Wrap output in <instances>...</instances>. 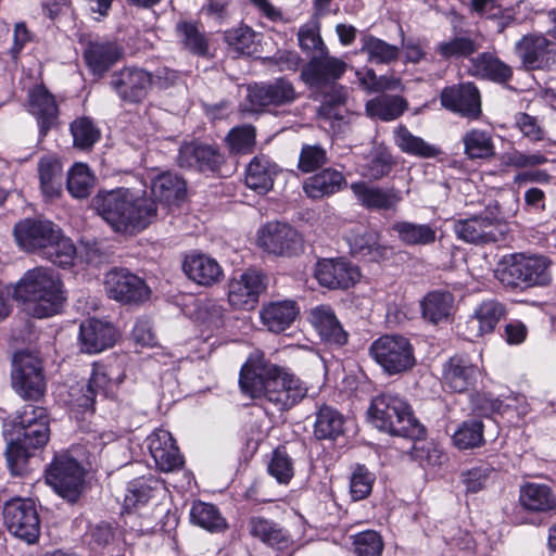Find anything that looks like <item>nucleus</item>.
<instances>
[{
  "instance_id": "obj_1",
  "label": "nucleus",
  "mask_w": 556,
  "mask_h": 556,
  "mask_svg": "<svg viewBox=\"0 0 556 556\" xmlns=\"http://www.w3.org/2000/svg\"><path fill=\"white\" fill-rule=\"evenodd\" d=\"M239 384L244 394L265 400L279 410L291 409L308 393L307 386L290 369L270 363L258 350L242 365Z\"/></svg>"
},
{
  "instance_id": "obj_2",
  "label": "nucleus",
  "mask_w": 556,
  "mask_h": 556,
  "mask_svg": "<svg viewBox=\"0 0 556 556\" xmlns=\"http://www.w3.org/2000/svg\"><path fill=\"white\" fill-rule=\"evenodd\" d=\"M92 205L114 231L122 233L143 230L156 216L155 202L143 191L129 188L100 190L92 199Z\"/></svg>"
},
{
  "instance_id": "obj_3",
  "label": "nucleus",
  "mask_w": 556,
  "mask_h": 556,
  "mask_svg": "<svg viewBox=\"0 0 556 556\" xmlns=\"http://www.w3.org/2000/svg\"><path fill=\"white\" fill-rule=\"evenodd\" d=\"M49 433L47 410L40 406L27 404L4 421L5 454L13 472L17 473L31 452L48 442Z\"/></svg>"
},
{
  "instance_id": "obj_4",
  "label": "nucleus",
  "mask_w": 556,
  "mask_h": 556,
  "mask_svg": "<svg viewBox=\"0 0 556 556\" xmlns=\"http://www.w3.org/2000/svg\"><path fill=\"white\" fill-rule=\"evenodd\" d=\"M13 236L20 249L37 253L59 266L72 265L76 257L73 241L50 220L24 218L15 224Z\"/></svg>"
},
{
  "instance_id": "obj_5",
  "label": "nucleus",
  "mask_w": 556,
  "mask_h": 556,
  "mask_svg": "<svg viewBox=\"0 0 556 556\" xmlns=\"http://www.w3.org/2000/svg\"><path fill=\"white\" fill-rule=\"evenodd\" d=\"M15 295L26 305L28 313L46 318L61 312L66 292L61 277L50 267L27 270L15 286Z\"/></svg>"
},
{
  "instance_id": "obj_6",
  "label": "nucleus",
  "mask_w": 556,
  "mask_h": 556,
  "mask_svg": "<svg viewBox=\"0 0 556 556\" xmlns=\"http://www.w3.org/2000/svg\"><path fill=\"white\" fill-rule=\"evenodd\" d=\"M370 421L376 428L392 435L419 441L426 430L414 416L407 401L393 393L377 395L368 408Z\"/></svg>"
},
{
  "instance_id": "obj_7",
  "label": "nucleus",
  "mask_w": 556,
  "mask_h": 556,
  "mask_svg": "<svg viewBox=\"0 0 556 556\" xmlns=\"http://www.w3.org/2000/svg\"><path fill=\"white\" fill-rule=\"evenodd\" d=\"M494 276L511 289L546 286L552 281V261L539 254H507L497 262Z\"/></svg>"
},
{
  "instance_id": "obj_8",
  "label": "nucleus",
  "mask_w": 556,
  "mask_h": 556,
  "mask_svg": "<svg viewBox=\"0 0 556 556\" xmlns=\"http://www.w3.org/2000/svg\"><path fill=\"white\" fill-rule=\"evenodd\" d=\"M369 352L375 362L390 376L407 372L416 365L414 346L401 334L381 336L371 343Z\"/></svg>"
},
{
  "instance_id": "obj_9",
  "label": "nucleus",
  "mask_w": 556,
  "mask_h": 556,
  "mask_svg": "<svg viewBox=\"0 0 556 556\" xmlns=\"http://www.w3.org/2000/svg\"><path fill=\"white\" fill-rule=\"evenodd\" d=\"M11 381L13 390L25 400L38 401L45 395L46 379L39 356L20 351L12 359Z\"/></svg>"
},
{
  "instance_id": "obj_10",
  "label": "nucleus",
  "mask_w": 556,
  "mask_h": 556,
  "mask_svg": "<svg viewBox=\"0 0 556 556\" xmlns=\"http://www.w3.org/2000/svg\"><path fill=\"white\" fill-rule=\"evenodd\" d=\"M268 285L267 276L260 269L248 268L232 276L227 282V303L233 311L250 312L257 307Z\"/></svg>"
},
{
  "instance_id": "obj_11",
  "label": "nucleus",
  "mask_w": 556,
  "mask_h": 556,
  "mask_svg": "<svg viewBox=\"0 0 556 556\" xmlns=\"http://www.w3.org/2000/svg\"><path fill=\"white\" fill-rule=\"evenodd\" d=\"M85 470L67 454L55 456L46 472V481L68 502H76L84 491Z\"/></svg>"
},
{
  "instance_id": "obj_12",
  "label": "nucleus",
  "mask_w": 556,
  "mask_h": 556,
  "mask_svg": "<svg viewBox=\"0 0 556 556\" xmlns=\"http://www.w3.org/2000/svg\"><path fill=\"white\" fill-rule=\"evenodd\" d=\"M509 216L503 214L497 202L489 204L481 215L459 219L454 224L458 239L472 244L494 242L497 240L495 228L508 222Z\"/></svg>"
},
{
  "instance_id": "obj_13",
  "label": "nucleus",
  "mask_w": 556,
  "mask_h": 556,
  "mask_svg": "<svg viewBox=\"0 0 556 556\" xmlns=\"http://www.w3.org/2000/svg\"><path fill=\"white\" fill-rule=\"evenodd\" d=\"M255 242L264 253L274 256H292L302 250L303 239L292 226L269 222L258 228Z\"/></svg>"
},
{
  "instance_id": "obj_14",
  "label": "nucleus",
  "mask_w": 556,
  "mask_h": 556,
  "mask_svg": "<svg viewBox=\"0 0 556 556\" xmlns=\"http://www.w3.org/2000/svg\"><path fill=\"white\" fill-rule=\"evenodd\" d=\"M104 290L110 299L123 304H139L150 298L151 290L138 276L126 269H112L104 278Z\"/></svg>"
},
{
  "instance_id": "obj_15",
  "label": "nucleus",
  "mask_w": 556,
  "mask_h": 556,
  "mask_svg": "<svg viewBox=\"0 0 556 556\" xmlns=\"http://www.w3.org/2000/svg\"><path fill=\"white\" fill-rule=\"evenodd\" d=\"M3 516L9 531L16 538L34 543L39 536V517L31 501L17 498L8 502Z\"/></svg>"
},
{
  "instance_id": "obj_16",
  "label": "nucleus",
  "mask_w": 556,
  "mask_h": 556,
  "mask_svg": "<svg viewBox=\"0 0 556 556\" xmlns=\"http://www.w3.org/2000/svg\"><path fill=\"white\" fill-rule=\"evenodd\" d=\"M515 51L526 70H544L555 62L556 42L542 34H528L516 42Z\"/></svg>"
},
{
  "instance_id": "obj_17",
  "label": "nucleus",
  "mask_w": 556,
  "mask_h": 556,
  "mask_svg": "<svg viewBox=\"0 0 556 556\" xmlns=\"http://www.w3.org/2000/svg\"><path fill=\"white\" fill-rule=\"evenodd\" d=\"M351 190L357 202L367 210L396 212L403 200L402 192L393 186L382 188L358 181L351 185Z\"/></svg>"
},
{
  "instance_id": "obj_18",
  "label": "nucleus",
  "mask_w": 556,
  "mask_h": 556,
  "mask_svg": "<svg viewBox=\"0 0 556 556\" xmlns=\"http://www.w3.org/2000/svg\"><path fill=\"white\" fill-rule=\"evenodd\" d=\"M441 104L462 116L478 118L481 114V101L473 84H460L447 87L441 92Z\"/></svg>"
},
{
  "instance_id": "obj_19",
  "label": "nucleus",
  "mask_w": 556,
  "mask_h": 556,
  "mask_svg": "<svg viewBox=\"0 0 556 556\" xmlns=\"http://www.w3.org/2000/svg\"><path fill=\"white\" fill-rule=\"evenodd\" d=\"M147 445L156 467L165 472L176 470L184 464L170 432L156 429L147 438Z\"/></svg>"
},
{
  "instance_id": "obj_20",
  "label": "nucleus",
  "mask_w": 556,
  "mask_h": 556,
  "mask_svg": "<svg viewBox=\"0 0 556 556\" xmlns=\"http://www.w3.org/2000/svg\"><path fill=\"white\" fill-rule=\"evenodd\" d=\"M315 276L328 288H349L355 285L361 273L357 266L344 260H321L316 265Z\"/></svg>"
},
{
  "instance_id": "obj_21",
  "label": "nucleus",
  "mask_w": 556,
  "mask_h": 556,
  "mask_svg": "<svg viewBox=\"0 0 556 556\" xmlns=\"http://www.w3.org/2000/svg\"><path fill=\"white\" fill-rule=\"evenodd\" d=\"M182 270L192 282L201 287L217 285L224 277L222 265L211 255L199 252L185 256Z\"/></svg>"
},
{
  "instance_id": "obj_22",
  "label": "nucleus",
  "mask_w": 556,
  "mask_h": 556,
  "mask_svg": "<svg viewBox=\"0 0 556 556\" xmlns=\"http://www.w3.org/2000/svg\"><path fill=\"white\" fill-rule=\"evenodd\" d=\"M506 314L502 303L495 300L481 302L466 321V334L470 340L483 338L492 333Z\"/></svg>"
},
{
  "instance_id": "obj_23",
  "label": "nucleus",
  "mask_w": 556,
  "mask_h": 556,
  "mask_svg": "<svg viewBox=\"0 0 556 556\" xmlns=\"http://www.w3.org/2000/svg\"><path fill=\"white\" fill-rule=\"evenodd\" d=\"M112 86L123 101L141 102L151 86V76L139 68H124L113 75Z\"/></svg>"
},
{
  "instance_id": "obj_24",
  "label": "nucleus",
  "mask_w": 556,
  "mask_h": 556,
  "mask_svg": "<svg viewBox=\"0 0 556 556\" xmlns=\"http://www.w3.org/2000/svg\"><path fill=\"white\" fill-rule=\"evenodd\" d=\"M479 368L463 356H453L443 367V383L453 392L464 393L475 388Z\"/></svg>"
},
{
  "instance_id": "obj_25",
  "label": "nucleus",
  "mask_w": 556,
  "mask_h": 556,
  "mask_svg": "<svg viewBox=\"0 0 556 556\" xmlns=\"http://www.w3.org/2000/svg\"><path fill=\"white\" fill-rule=\"evenodd\" d=\"M300 307L293 300L270 301L262 305L258 315L262 325L270 332L288 329L296 319Z\"/></svg>"
},
{
  "instance_id": "obj_26",
  "label": "nucleus",
  "mask_w": 556,
  "mask_h": 556,
  "mask_svg": "<svg viewBox=\"0 0 556 556\" xmlns=\"http://www.w3.org/2000/svg\"><path fill=\"white\" fill-rule=\"evenodd\" d=\"M116 338V329L109 323L90 318L80 325V346L86 353H100L112 346Z\"/></svg>"
},
{
  "instance_id": "obj_27",
  "label": "nucleus",
  "mask_w": 556,
  "mask_h": 556,
  "mask_svg": "<svg viewBox=\"0 0 556 556\" xmlns=\"http://www.w3.org/2000/svg\"><path fill=\"white\" fill-rule=\"evenodd\" d=\"M27 110L37 118L42 136L56 123L55 99L43 85H36L28 91Z\"/></svg>"
},
{
  "instance_id": "obj_28",
  "label": "nucleus",
  "mask_w": 556,
  "mask_h": 556,
  "mask_svg": "<svg viewBox=\"0 0 556 556\" xmlns=\"http://www.w3.org/2000/svg\"><path fill=\"white\" fill-rule=\"evenodd\" d=\"M351 252L379 262L387 257L389 248L380 243L379 232L364 226H354L346 235Z\"/></svg>"
},
{
  "instance_id": "obj_29",
  "label": "nucleus",
  "mask_w": 556,
  "mask_h": 556,
  "mask_svg": "<svg viewBox=\"0 0 556 556\" xmlns=\"http://www.w3.org/2000/svg\"><path fill=\"white\" fill-rule=\"evenodd\" d=\"M178 163L181 167L215 172L223 163V156L212 147L189 142L181 146Z\"/></svg>"
},
{
  "instance_id": "obj_30",
  "label": "nucleus",
  "mask_w": 556,
  "mask_h": 556,
  "mask_svg": "<svg viewBox=\"0 0 556 556\" xmlns=\"http://www.w3.org/2000/svg\"><path fill=\"white\" fill-rule=\"evenodd\" d=\"M248 90V98L253 108L281 105L295 99L293 86L283 79L269 85L251 86Z\"/></svg>"
},
{
  "instance_id": "obj_31",
  "label": "nucleus",
  "mask_w": 556,
  "mask_h": 556,
  "mask_svg": "<svg viewBox=\"0 0 556 556\" xmlns=\"http://www.w3.org/2000/svg\"><path fill=\"white\" fill-rule=\"evenodd\" d=\"M308 318L313 327L326 342L336 345L346 343L348 334L329 306L319 305L312 308Z\"/></svg>"
},
{
  "instance_id": "obj_32",
  "label": "nucleus",
  "mask_w": 556,
  "mask_h": 556,
  "mask_svg": "<svg viewBox=\"0 0 556 556\" xmlns=\"http://www.w3.org/2000/svg\"><path fill=\"white\" fill-rule=\"evenodd\" d=\"M348 64L338 58L329 56L328 50L320 53V59L312 60L302 76L311 86L319 85L328 79H339L346 71Z\"/></svg>"
},
{
  "instance_id": "obj_33",
  "label": "nucleus",
  "mask_w": 556,
  "mask_h": 556,
  "mask_svg": "<svg viewBox=\"0 0 556 556\" xmlns=\"http://www.w3.org/2000/svg\"><path fill=\"white\" fill-rule=\"evenodd\" d=\"M248 526L250 534L268 546L286 549L293 543L291 535L273 520L255 516L249 519Z\"/></svg>"
},
{
  "instance_id": "obj_34",
  "label": "nucleus",
  "mask_w": 556,
  "mask_h": 556,
  "mask_svg": "<svg viewBox=\"0 0 556 556\" xmlns=\"http://www.w3.org/2000/svg\"><path fill=\"white\" fill-rule=\"evenodd\" d=\"M345 184L346 180L341 172L327 168L305 180L303 189L307 197L320 199L338 192Z\"/></svg>"
},
{
  "instance_id": "obj_35",
  "label": "nucleus",
  "mask_w": 556,
  "mask_h": 556,
  "mask_svg": "<svg viewBox=\"0 0 556 556\" xmlns=\"http://www.w3.org/2000/svg\"><path fill=\"white\" fill-rule=\"evenodd\" d=\"M62 172V164L55 156L47 155L39 160L38 177L46 199L53 200L61 194Z\"/></svg>"
},
{
  "instance_id": "obj_36",
  "label": "nucleus",
  "mask_w": 556,
  "mask_h": 556,
  "mask_svg": "<svg viewBox=\"0 0 556 556\" xmlns=\"http://www.w3.org/2000/svg\"><path fill=\"white\" fill-rule=\"evenodd\" d=\"M276 174L277 166L268 159L254 157L245 172V185L258 193H266L273 188Z\"/></svg>"
},
{
  "instance_id": "obj_37",
  "label": "nucleus",
  "mask_w": 556,
  "mask_h": 556,
  "mask_svg": "<svg viewBox=\"0 0 556 556\" xmlns=\"http://www.w3.org/2000/svg\"><path fill=\"white\" fill-rule=\"evenodd\" d=\"M454 311V296L450 292H429L421 301L422 317L429 323L448 320Z\"/></svg>"
},
{
  "instance_id": "obj_38",
  "label": "nucleus",
  "mask_w": 556,
  "mask_h": 556,
  "mask_svg": "<svg viewBox=\"0 0 556 556\" xmlns=\"http://www.w3.org/2000/svg\"><path fill=\"white\" fill-rule=\"evenodd\" d=\"M121 56V50L113 42H93L85 51V59L94 74L108 71Z\"/></svg>"
},
{
  "instance_id": "obj_39",
  "label": "nucleus",
  "mask_w": 556,
  "mask_h": 556,
  "mask_svg": "<svg viewBox=\"0 0 556 556\" xmlns=\"http://www.w3.org/2000/svg\"><path fill=\"white\" fill-rule=\"evenodd\" d=\"M366 114L381 121H393L407 109V102L400 96L381 94L366 102Z\"/></svg>"
},
{
  "instance_id": "obj_40",
  "label": "nucleus",
  "mask_w": 556,
  "mask_h": 556,
  "mask_svg": "<svg viewBox=\"0 0 556 556\" xmlns=\"http://www.w3.org/2000/svg\"><path fill=\"white\" fill-rule=\"evenodd\" d=\"M471 64L475 75L493 81L504 83L513 75L511 67L491 53L479 54L471 60Z\"/></svg>"
},
{
  "instance_id": "obj_41",
  "label": "nucleus",
  "mask_w": 556,
  "mask_h": 556,
  "mask_svg": "<svg viewBox=\"0 0 556 556\" xmlns=\"http://www.w3.org/2000/svg\"><path fill=\"white\" fill-rule=\"evenodd\" d=\"M151 191L155 200L172 204L182 198L186 185L179 176L166 172L157 175L152 180Z\"/></svg>"
},
{
  "instance_id": "obj_42",
  "label": "nucleus",
  "mask_w": 556,
  "mask_h": 556,
  "mask_svg": "<svg viewBox=\"0 0 556 556\" xmlns=\"http://www.w3.org/2000/svg\"><path fill=\"white\" fill-rule=\"evenodd\" d=\"M520 504L531 511H545L556 505V498L545 484L527 483L520 489Z\"/></svg>"
},
{
  "instance_id": "obj_43",
  "label": "nucleus",
  "mask_w": 556,
  "mask_h": 556,
  "mask_svg": "<svg viewBox=\"0 0 556 556\" xmlns=\"http://www.w3.org/2000/svg\"><path fill=\"white\" fill-rule=\"evenodd\" d=\"M190 520L210 532H222L228 528V523L219 509L213 504L201 501L192 504Z\"/></svg>"
},
{
  "instance_id": "obj_44",
  "label": "nucleus",
  "mask_w": 556,
  "mask_h": 556,
  "mask_svg": "<svg viewBox=\"0 0 556 556\" xmlns=\"http://www.w3.org/2000/svg\"><path fill=\"white\" fill-rule=\"evenodd\" d=\"M96 184V177L85 163H75L67 172V190L76 199L89 197Z\"/></svg>"
},
{
  "instance_id": "obj_45",
  "label": "nucleus",
  "mask_w": 556,
  "mask_h": 556,
  "mask_svg": "<svg viewBox=\"0 0 556 556\" xmlns=\"http://www.w3.org/2000/svg\"><path fill=\"white\" fill-rule=\"evenodd\" d=\"M395 144L401 151L419 156L433 157L439 154V149L427 143L422 138L414 136L407 128L399 126L394 130Z\"/></svg>"
},
{
  "instance_id": "obj_46",
  "label": "nucleus",
  "mask_w": 556,
  "mask_h": 556,
  "mask_svg": "<svg viewBox=\"0 0 556 556\" xmlns=\"http://www.w3.org/2000/svg\"><path fill=\"white\" fill-rule=\"evenodd\" d=\"M348 98V90L343 86H339L332 90L331 93L325 97V102L319 109L320 119L329 124L333 132L342 130V125L345 124L343 117L337 112V105L343 104Z\"/></svg>"
},
{
  "instance_id": "obj_47",
  "label": "nucleus",
  "mask_w": 556,
  "mask_h": 556,
  "mask_svg": "<svg viewBox=\"0 0 556 556\" xmlns=\"http://www.w3.org/2000/svg\"><path fill=\"white\" fill-rule=\"evenodd\" d=\"M361 51L366 53L368 61L375 64L390 63L395 61L400 54L396 46L370 35L362 38Z\"/></svg>"
},
{
  "instance_id": "obj_48",
  "label": "nucleus",
  "mask_w": 556,
  "mask_h": 556,
  "mask_svg": "<svg viewBox=\"0 0 556 556\" xmlns=\"http://www.w3.org/2000/svg\"><path fill=\"white\" fill-rule=\"evenodd\" d=\"M343 416L329 406L319 408L314 425V433L318 439H332L343 431Z\"/></svg>"
},
{
  "instance_id": "obj_49",
  "label": "nucleus",
  "mask_w": 556,
  "mask_h": 556,
  "mask_svg": "<svg viewBox=\"0 0 556 556\" xmlns=\"http://www.w3.org/2000/svg\"><path fill=\"white\" fill-rule=\"evenodd\" d=\"M392 230L405 244H429L435 240V231L429 225L396 222L392 225Z\"/></svg>"
},
{
  "instance_id": "obj_50",
  "label": "nucleus",
  "mask_w": 556,
  "mask_h": 556,
  "mask_svg": "<svg viewBox=\"0 0 556 556\" xmlns=\"http://www.w3.org/2000/svg\"><path fill=\"white\" fill-rule=\"evenodd\" d=\"M465 153L469 159H491L495 154L492 137L480 129H471L464 136Z\"/></svg>"
},
{
  "instance_id": "obj_51",
  "label": "nucleus",
  "mask_w": 556,
  "mask_h": 556,
  "mask_svg": "<svg viewBox=\"0 0 556 556\" xmlns=\"http://www.w3.org/2000/svg\"><path fill=\"white\" fill-rule=\"evenodd\" d=\"M452 441L458 450L476 448L483 445V424L479 420L464 421L453 433Z\"/></svg>"
},
{
  "instance_id": "obj_52",
  "label": "nucleus",
  "mask_w": 556,
  "mask_h": 556,
  "mask_svg": "<svg viewBox=\"0 0 556 556\" xmlns=\"http://www.w3.org/2000/svg\"><path fill=\"white\" fill-rule=\"evenodd\" d=\"M392 165V156L388 149L383 146H376L370 152L368 163L362 166L361 175L379 180L390 173Z\"/></svg>"
},
{
  "instance_id": "obj_53",
  "label": "nucleus",
  "mask_w": 556,
  "mask_h": 556,
  "mask_svg": "<svg viewBox=\"0 0 556 556\" xmlns=\"http://www.w3.org/2000/svg\"><path fill=\"white\" fill-rule=\"evenodd\" d=\"M74 147L90 149L101 136L99 128L88 117H79L71 124Z\"/></svg>"
},
{
  "instance_id": "obj_54",
  "label": "nucleus",
  "mask_w": 556,
  "mask_h": 556,
  "mask_svg": "<svg viewBox=\"0 0 556 556\" xmlns=\"http://www.w3.org/2000/svg\"><path fill=\"white\" fill-rule=\"evenodd\" d=\"M67 395L64 400L67 405L78 412H86L93 407L96 390L88 382L79 381L68 387Z\"/></svg>"
},
{
  "instance_id": "obj_55",
  "label": "nucleus",
  "mask_w": 556,
  "mask_h": 556,
  "mask_svg": "<svg viewBox=\"0 0 556 556\" xmlns=\"http://www.w3.org/2000/svg\"><path fill=\"white\" fill-rule=\"evenodd\" d=\"M298 39L300 47L304 51L326 52L327 48L320 37V24L316 18L308 21L300 27Z\"/></svg>"
},
{
  "instance_id": "obj_56",
  "label": "nucleus",
  "mask_w": 556,
  "mask_h": 556,
  "mask_svg": "<svg viewBox=\"0 0 556 556\" xmlns=\"http://www.w3.org/2000/svg\"><path fill=\"white\" fill-rule=\"evenodd\" d=\"M375 481L374 475L362 465H357L350 479V493L354 501L366 498L371 490Z\"/></svg>"
},
{
  "instance_id": "obj_57",
  "label": "nucleus",
  "mask_w": 556,
  "mask_h": 556,
  "mask_svg": "<svg viewBox=\"0 0 556 556\" xmlns=\"http://www.w3.org/2000/svg\"><path fill=\"white\" fill-rule=\"evenodd\" d=\"M353 546L357 556H380L383 541L377 531L367 530L353 536Z\"/></svg>"
},
{
  "instance_id": "obj_58",
  "label": "nucleus",
  "mask_w": 556,
  "mask_h": 556,
  "mask_svg": "<svg viewBox=\"0 0 556 556\" xmlns=\"http://www.w3.org/2000/svg\"><path fill=\"white\" fill-rule=\"evenodd\" d=\"M268 471L279 483H289L294 475L293 464L289 455L280 448L275 450L268 465Z\"/></svg>"
},
{
  "instance_id": "obj_59",
  "label": "nucleus",
  "mask_w": 556,
  "mask_h": 556,
  "mask_svg": "<svg viewBox=\"0 0 556 556\" xmlns=\"http://www.w3.org/2000/svg\"><path fill=\"white\" fill-rule=\"evenodd\" d=\"M227 142L236 153H250L255 146V129L252 126L232 128L227 136Z\"/></svg>"
},
{
  "instance_id": "obj_60",
  "label": "nucleus",
  "mask_w": 556,
  "mask_h": 556,
  "mask_svg": "<svg viewBox=\"0 0 556 556\" xmlns=\"http://www.w3.org/2000/svg\"><path fill=\"white\" fill-rule=\"evenodd\" d=\"M477 50V45L473 40L466 37H455L451 40L443 41L438 45L437 51L443 58H459L468 56Z\"/></svg>"
},
{
  "instance_id": "obj_61",
  "label": "nucleus",
  "mask_w": 556,
  "mask_h": 556,
  "mask_svg": "<svg viewBox=\"0 0 556 556\" xmlns=\"http://www.w3.org/2000/svg\"><path fill=\"white\" fill-rule=\"evenodd\" d=\"M255 38L256 34L248 26H239L225 33L227 43L242 53L251 52Z\"/></svg>"
},
{
  "instance_id": "obj_62",
  "label": "nucleus",
  "mask_w": 556,
  "mask_h": 556,
  "mask_svg": "<svg viewBox=\"0 0 556 556\" xmlns=\"http://www.w3.org/2000/svg\"><path fill=\"white\" fill-rule=\"evenodd\" d=\"M177 30L184 45L189 50L198 54H204L206 52L205 39L194 24L187 22L180 23L177 25Z\"/></svg>"
},
{
  "instance_id": "obj_63",
  "label": "nucleus",
  "mask_w": 556,
  "mask_h": 556,
  "mask_svg": "<svg viewBox=\"0 0 556 556\" xmlns=\"http://www.w3.org/2000/svg\"><path fill=\"white\" fill-rule=\"evenodd\" d=\"M122 380L121 376L112 378L103 368H96L88 383L91 386V389L96 390V395L102 393L108 396L114 394Z\"/></svg>"
},
{
  "instance_id": "obj_64",
  "label": "nucleus",
  "mask_w": 556,
  "mask_h": 556,
  "mask_svg": "<svg viewBox=\"0 0 556 556\" xmlns=\"http://www.w3.org/2000/svg\"><path fill=\"white\" fill-rule=\"evenodd\" d=\"M326 163V152L318 146L303 147L299 157V168L304 173H311Z\"/></svg>"
}]
</instances>
